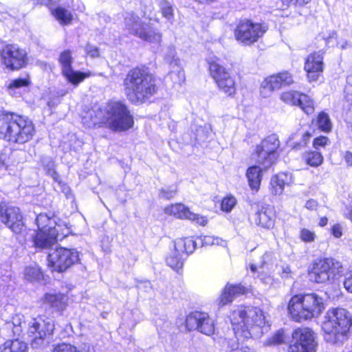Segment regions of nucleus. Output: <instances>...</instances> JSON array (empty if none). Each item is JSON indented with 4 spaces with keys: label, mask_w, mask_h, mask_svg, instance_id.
Wrapping results in <instances>:
<instances>
[{
    "label": "nucleus",
    "mask_w": 352,
    "mask_h": 352,
    "mask_svg": "<svg viewBox=\"0 0 352 352\" xmlns=\"http://www.w3.org/2000/svg\"><path fill=\"white\" fill-rule=\"evenodd\" d=\"M87 127H107L112 131H125L133 127V117L125 104L109 101L104 106H94L82 118Z\"/></svg>",
    "instance_id": "1"
},
{
    "label": "nucleus",
    "mask_w": 352,
    "mask_h": 352,
    "mask_svg": "<svg viewBox=\"0 0 352 352\" xmlns=\"http://www.w3.org/2000/svg\"><path fill=\"white\" fill-rule=\"evenodd\" d=\"M230 319L239 340L260 337L265 328L264 313L257 307L239 306L231 312Z\"/></svg>",
    "instance_id": "2"
},
{
    "label": "nucleus",
    "mask_w": 352,
    "mask_h": 352,
    "mask_svg": "<svg viewBox=\"0 0 352 352\" xmlns=\"http://www.w3.org/2000/svg\"><path fill=\"white\" fill-rule=\"evenodd\" d=\"M123 85L126 98L135 104L144 102L157 91L153 75L146 69L138 67L128 72Z\"/></svg>",
    "instance_id": "3"
},
{
    "label": "nucleus",
    "mask_w": 352,
    "mask_h": 352,
    "mask_svg": "<svg viewBox=\"0 0 352 352\" xmlns=\"http://www.w3.org/2000/svg\"><path fill=\"white\" fill-rule=\"evenodd\" d=\"M35 133L32 120L16 113L0 111V138L8 142L24 144Z\"/></svg>",
    "instance_id": "4"
},
{
    "label": "nucleus",
    "mask_w": 352,
    "mask_h": 352,
    "mask_svg": "<svg viewBox=\"0 0 352 352\" xmlns=\"http://www.w3.org/2000/svg\"><path fill=\"white\" fill-rule=\"evenodd\" d=\"M351 326L352 316L349 311L343 308L329 309L322 325L325 340L332 344H342L348 339Z\"/></svg>",
    "instance_id": "5"
},
{
    "label": "nucleus",
    "mask_w": 352,
    "mask_h": 352,
    "mask_svg": "<svg viewBox=\"0 0 352 352\" xmlns=\"http://www.w3.org/2000/svg\"><path fill=\"white\" fill-rule=\"evenodd\" d=\"M324 309L323 298L314 293L295 295L288 304L292 318L298 322L318 317Z\"/></svg>",
    "instance_id": "6"
},
{
    "label": "nucleus",
    "mask_w": 352,
    "mask_h": 352,
    "mask_svg": "<svg viewBox=\"0 0 352 352\" xmlns=\"http://www.w3.org/2000/svg\"><path fill=\"white\" fill-rule=\"evenodd\" d=\"M54 330L53 320L46 316H38L32 318L28 328V335L31 338V345L34 349L45 346L49 343V337Z\"/></svg>",
    "instance_id": "7"
},
{
    "label": "nucleus",
    "mask_w": 352,
    "mask_h": 352,
    "mask_svg": "<svg viewBox=\"0 0 352 352\" xmlns=\"http://www.w3.org/2000/svg\"><path fill=\"white\" fill-rule=\"evenodd\" d=\"M209 73L218 89L228 96H232L236 91L235 77L230 69L220 64L219 58H210L208 60Z\"/></svg>",
    "instance_id": "8"
},
{
    "label": "nucleus",
    "mask_w": 352,
    "mask_h": 352,
    "mask_svg": "<svg viewBox=\"0 0 352 352\" xmlns=\"http://www.w3.org/2000/svg\"><path fill=\"white\" fill-rule=\"evenodd\" d=\"M125 28L143 41L153 44H160L162 41L161 33L148 24L144 23L140 19L133 13H126L124 17Z\"/></svg>",
    "instance_id": "9"
},
{
    "label": "nucleus",
    "mask_w": 352,
    "mask_h": 352,
    "mask_svg": "<svg viewBox=\"0 0 352 352\" xmlns=\"http://www.w3.org/2000/svg\"><path fill=\"white\" fill-rule=\"evenodd\" d=\"M341 264L331 258L316 261L309 272L310 278L316 283L331 282L342 272Z\"/></svg>",
    "instance_id": "10"
},
{
    "label": "nucleus",
    "mask_w": 352,
    "mask_h": 352,
    "mask_svg": "<svg viewBox=\"0 0 352 352\" xmlns=\"http://www.w3.org/2000/svg\"><path fill=\"white\" fill-rule=\"evenodd\" d=\"M197 248V241L192 238H180L174 241L173 249L170 250L166 261L174 270L179 272L184 265V258L194 252Z\"/></svg>",
    "instance_id": "11"
},
{
    "label": "nucleus",
    "mask_w": 352,
    "mask_h": 352,
    "mask_svg": "<svg viewBox=\"0 0 352 352\" xmlns=\"http://www.w3.org/2000/svg\"><path fill=\"white\" fill-rule=\"evenodd\" d=\"M267 31V27L251 20H241L234 30L236 40L243 45H251L258 41Z\"/></svg>",
    "instance_id": "12"
},
{
    "label": "nucleus",
    "mask_w": 352,
    "mask_h": 352,
    "mask_svg": "<svg viewBox=\"0 0 352 352\" xmlns=\"http://www.w3.org/2000/svg\"><path fill=\"white\" fill-rule=\"evenodd\" d=\"M79 252L76 249L58 248L48 254V267L52 271L63 272L79 261Z\"/></svg>",
    "instance_id": "13"
},
{
    "label": "nucleus",
    "mask_w": 352,
    "mask_h": 352,
    "mask_svg": "<svg viewBox=\"0 0 352 352\" xmlns=\"http://www.w3.org/2000/svg\"><path fill=\"white\" fill-rule=\"evenodd\" d=\"M292 336V342L288 352H316V336L310 328H298L293 331Z\"/></svg>",
    "instance_id": "14"
},
{
    "label": "nucleus",
    "mask_w": 352,
    "mask_h": 352,
    "mask_svg": "<svg viewBox=\"0 0 352 352\" xmlns=\"http://www.w3.org/2000/svg\"><path fill=\"white\" fill-rule=\"evenodd\" d=\"M280 146V142L276 134H272L256 146L254 157L256 162L265 168L270 167L276 160V151Z\"/></svg>",
    "instance_id": "15"
},
{
    "label": "nucleus",
    "mask_w": 352,
    "mask_h": 352,
    "mask_svg": "<svg viewBox=\"0 0 352 352\" xmlns=\"http://www.w3.org/2000/svg\"><path fill=\"white\" fill-rule=\"evenodd\" d=\"M0 219L15 234H20L25 230L23 217L18 207L2 203L0 206Z\"/></svg>",
    "instance_id": "16"
},
{
    "label": "nucleus",
    "mask_w": 352,
    "mask_h": 352,
    "mask_svg": "<svg viewBox=\"0 0 352 352\" xmlns=\"http://www.w3.org/2000/svg\"><path fill=\"white\" fill-rule=\"evenodd\" d=\"M1 58L3 65L9 69L17 70L27 63V54L25 50L16 45H7L1 52Z\"/></svg>",
    "instance_id": "17"
},
{
    "label": "nucleus",
    "mask_w": 352,
    "mask_h": 352,
    "mask_svg": "<svg viewBox=\"0 0 352 352\" xmlns=\"http://www.w3.org/2000/svg\"><path fill=\"white\" fill-rule=\"evenodd\" d=\"M186 326L189 331L197 330L208 336L214 334L215 331L214 320L204 312L190 314L186 318Z\"/></svg>",
    "instance_id": "18"
},
{
    "label": "nucleus",
    "mask_w": 352,
    "mask_h": 352,
    "mask_svg": "<svg viewBox=\"0 0 352 352\" xmlns=\"http://www.w3.org/2000/svg\"><path fill=\"white\" fill-rule=\"evenodd\" d=\"M294 82L293 76L288 72H280L265 78L261 84V96L263 98H268L275 90H278L284 86L290 85Z\"/></svg>",
    "instance_id": "19"
},
{
    "label": "nucleus",
    "mask_w": 352,
    "mask_h": 352,
    "mask_svg": "<svg viewBox=\"0 0 352 352\" xmlns=\"http://www.w3.org/2000/svg\"><path fill=\"white\" fill-rule=\"evenodd\" d=\"M72 56L70 50H65L60 53L58 61L61 65V70L63 76L72 85L77 86L84 79L90 76V73H85L73 69Z\"/></svg>",
    "instance_id": "20"
},
{
    "label": "nucleus",
    "mask_w": 352,
    "mask_h": 352,
    "mask_svg": "<svg viewBox=\"0 0 352 352\" xmlns=\"http://www.w3.org/2000/svg\"><path fill=\"white\" fill-rule=\"evenodd\" d=\"M36 224L38 230H44V231L54 230L59 234V237H65L69 233V228L67 223L54 214H39L36 218Z\"/></svg>",
    "instance_id": "21"
},
{
    "label": "nucleus",
    "mask_w": 352,
    "mask_h": 352,
    "mask_svg": "<svg viewBox=\"0 0 352 352\" xmlns=\"http://www.w3.org/2000/svg\"><path fill=\"white\" fill-rule=\"evenodd\" d=\"M324 52L320 50L309 54L305 60L304 69L309 82H316L322 76L324 71Z\"/></svg>",
    "instance_id": "22"
},
{
    "label": "nucleus",
    "mask_w": 352,
    "mask_h": 352,
    "mask_svg": "<svg viewBox=\"0 0 352 352\" xmlns=\"http://www.w3.org/2000/svg\"><path fill=\"white\" fill-rule=\"evenodd\" d=\"M164 61L168 64V76L174 84L181 85L185 81V74L175 47H168L164 54Z\"/></svg>",
    "instance_id": "23"
},
{
    "label": "nucleus",
    "mask_w": 352,
    "mask_h": 352,
    "mask_svg": "<svg viewBox=\"0 0 352 352\" xmlns=\"http://www.w3.org/2000/svg\"><path fill=\"white\" fill-rule=\"evenodd\" d=\"M164 212L167 214L178 219H188L202 226H205L208 221L207 217L192 212L189 208L182 204L170 205L164 208Z\"/></svg>",
    "instance_id": "24"
},
{
    "label": "nucleus",
    "mask_w": 352,
    "mask_h": 352,
    "mask_svg": "<svg viewBox=\"0 0 352 352\" xmlns=\"http://www.w3.org/2000/svg\"><path fill=\"white\" fill-rule=\"evenodd\" d=\"M0 332L6 337L20 336L23 331L25 322L23 315L15 314L7 319H3Z\"/></svg>",
    "instance_id": "25"
},
{
    "label": "nucleus",
    "mask_w": 352,
    "mask_h": 352,
    "mask_svg": "<svg viewBox=\"0 0 352 352\" xmlns=\"http://www.w3.org/2000/svg\"><path fill=\"white\" fill-rule=\"evenodd\" d=\"M65 237H59V234L54 230L44 231L38 230L32 236V242L36 248L43 250L48 249L54 245L57 241L62 240Z\"/></svg>",
    "instance_id": "26"
},
{
    "label": "nucleus",
    "mask_w": 352,
    "mask_h": 352,
    "mask_svg": "<svg viewBox=\"0 0 352 352\" xmlns=\"http://www.w3.org/2000/svg\"><path fill=\"white\" fill-rule=\"evenodd\" d=\"M254 223L265 229H272L275 225L276 214L272 207H262L252 217Z\"/></svg>",
    "instance_id": "27"
},
{
    "label": "nucleus",
    "mask_w": 352,
    "mask_h": 352,
    "mask_svg": "<svg viewBox=\"0 0 352 352\" xmlns=\"http://www.w3.org/2000/svg\"><path fill=\"white\" fill-rule=\"evenodd\" d=\"M245 292V288L241 285L228 284L217 300L219 307H223L232 302L234 297Z\"/></svg>",
    "instance_id": "28"
},
{
    "label": "nucleus",
    "mask_w": 352,
    "mask_h": 352,
    "mask_svg": "<svg viewBox=\"0 0 352 352\" xmlns=\"http://www.w3.org/2000/svg\"><path fill=\"white\" fill-rule=\"evenodd\" d=\"M68 298L60 293H47L43 297V302L56 311L63 312L67 306Z\"/></svg>",
    "instance_id": "29"
},
{
    "label": "nucleus",
    "mask_w": 352,
    "mask_h": 352,
    "mask_svg": "<svg viewBox=\"0 0 352 352\" xmlns=\"http://www.w3.org/2000/svg\"><path fill=\"white\" fill-rule=\"evenodd\" d=\"M245 175L250 189L257 192L263 178L262 169L258 166H252L247 169Z\"/></svg>",
    "instance_id": "30"
},
{
    "label": "nucleus",
    "mask_w": 352,
    "mask_h": 352,
    "mask_svg": "<svg viewBox=\"0 0 352 352\" xmlns=\"http://www.w3.org/2000/svg\"><path fill=\"white\" fill-rule=\"evenodd\" d=\"M291 175L285 173H280L278 175L272 177L271 179L270 184L273 193L275 195L282 194L285 185H288L291 182Z\"/></svg>",
    "instance_id": "31"
},
{
    "label": "nucleus",
    "mask_w": 352,
    "mask_h": 352,
    "mask_svg": "<svg viewBox=\"0 0 352 352\" xmlns=\"http://www.w3.org/2000/svg\"><path fill=\"white\" fill-rule=\"evenodd\" d=\"M0 352H29V346L18 338L8 340L0 345Z\"/></svg>",
    "instance_id": "32"
},
{
    "label": "nucleus",
    "mask_w": 352,
    "mask_h": 352,
    "mask_svg": "<svg viewBox=\"0 0 352 352\" xmlns=\"http://www.w3.org/2000/svg\"><path fill=\"white\" fill-rule=\"evenodd\" d=\"M276 258L273 252L267 251L260 258L259 261L250 264V269L255 273L258 270L269 269L273 265Z\"/></svg>",
    "instance_id": "33"
},
{
    "label": "nucleus",
    "mask_w": 352,
    "mask_h": 352,
    "mask_svg": "<svg viewBox=\"0 0 352 352\" xmlns=\"http://www.w3.org/2000/svg\"><path fill=\"white\" fill-rule=\"evenodd\" d=\"M157 6L164 18L170 23L175 21L173 4L168 0H157Z\"/></svg>",
    "instance_id": "34"
},
{
    "label": "nucleus",
    "mask_w": 352,
    "mask_h": 352,
    "mask_svg": "<svg viewBox=\"0 0 352 352\" xmlns=\"http://www.w3.org/2000/svg\"><path fill=\"white\" fill-rule=\"evenodd\" d=\"M306 95L296 91H288L281 94L280 99L286 104L297 106L300 102L306 100Z\"/></svg>",
    "instance_id": "35"
},
{
    "label": "nucleus",
    "mask_w": 352,
    "mask_h": 352,
    "mask_svg": "<svg viewBox=\"0 0 352 352\" xmlns=\"http://www.w3.org/2000/svg\"><path fill=\"white\" fill-rule=\"evenodd\" d=\"M24 277L30 282L39 281L43 278V272L37 264H31L25 267Z\"/></svg>",
    "instance_id": "36"
},
{
    "label": "nucleus",
    "mask_w": 352,
    "mask_h": 352,
    "mask_svg": "<svg viewBox=\"0 0 352 352\" xmlns=\"http://www.w3.org/2000/svg\"><path fill=\"white\" fill-rule=\"evenodd\" d=\"M52 14L59 23L63 25H69L73 19L72 13L68 10L62 7L55 8L52 12Z\"/></svg>",
    "instance_id": "37"
},
{
    "label": "nucleus",
    "mask_w": 352,
    "mask_h": 352,
    "mask_svg": "<svg viewBox=\"0 0 352 352\" xmlns=\"http://www.w3.org/2000/svg\"><path fill=\"white\" fill-rule=\"evenodd\" d=\"M335 40L336 46L341 50H346L351 46V43L345 38H338L337 33L332 31L329 36L325 38L326 44L333 46V41Z\"/></svg>",
    "instance_id": "38"
},
{
    "label": "nucleus",
    "mask_w": 352,
    "mask_h": 352,
    "mask_svg": "<svg viewBox=\"0 0 352 352\" xmlns=\"http://www.w3.org/2000/svg\"><path fill=\"white\" fill-rule=\"evenodd\" d=\"M303 157L307 164L313 167H318L323 162V156L318 151L307 152Z\"/></svg>",
    "instance_id": "39"
},
{
    "label": "nucleus",
    "mask_w": 352,
    "mask_h": 352,
    "mask_svg": "<svg viewBox=\"0 0 352 352\" xmlns=\"http://www.w3.org/2000/svg\"><path fill=\"white\" fill-rule=\"evenodd\" d=\"M316 123L318 129L324 132H329L332 129V123L327 113L321 112L318 114Z\"/></svg>",
    "instance_id": "40"
},
{
    "label": "nucleus",
    "mask_w": 352,
    "mask_h": 352,
    "mask_svg": "<svg viewBox=\"0 0 352 352\" xmlns=\"http://www.w3.org/2000/svg\"><path fill=\"white\" fill-rule=\"evenodd\" d=\"M30 84V80L29 77L18 78L12 80L7 86L8 90L10 94H12V92L17 89L21 87H28Z\"/></svg>",
    "instance_id": "41"
},
{
    "label": "nucleus",
    "mask_w": 352,
    "mask_h": 352,
    "mask_svg": "<svg viewBox=\"0 0 352 352\" xmlns=\"http://www.w3.org/2000/svg\"><path fill=\"white\" fill-rule=\"evenodd\" d=\"M236 204V199L234 196L228 195L224 197L221 204V210L230 212Z\"/></svg>",
    "instance_id": "42"
},
{
    "label": "nucleus",
    "mask_w": 352,
    "mask_h": 352,
    "mask_svg": "<svg viewBox=\"0 0 352 352\" xmlns=\"http://www.w3.org/2000/svg\"><path fill=\"white\" fill-rule=\"evenodd\" d=\"M300 240L305 243H312L315 241L316 235L315 232L307 228H302L299 232Z\"/></svg>",
    "instance_id": "43"
},
{
    "label": "nucleus",
    "mask_w": 352,
    "mask_h": 352,
    "mask_svg": "<svg viewBox=\"0 0 352 352\" xmlns=\"http://www.w3.org/2000/svg\"><path fill=\"white\" fill-rule=\"evenodd\" d=\"M52 352H80L76 346L69 343L63 342L54 346Z\"/></svg>",
    "instance_id": "44"
},
{
    "label": "nucleus",
    "mask_w": 352,
    "mask_h": 352,
    "mask_svg": "<svg viewBox=\"0 0 352 352\" xmlns=\"http://www.w3.org/2000/svg\"><path fill=\"white\" fill-rule=\"evenodd\" d=\"M306 98V100L300 102L297 106H299L305 113L311 114L314 111V101L307 95Z\"/></svg>",
    "instance_id": "45"
},
{
    "label": "nucleus",
    "mask_w": 352,
    "mask_h": 352,
    "mask_svg": "<svg viewBox=\"0 0 352 352\" xmlns=\"http://www.w3.org/2000/svg\"><path fill=\"white\" fill-rule=\"evenodd\" d=\"M344 93L346 102L352 106V76L347 78ZM351 113H352V110L351 111Z\"/></svg>",
    "instance_id": "46"
},
{
    "label": "nucleus",
    "mask_w": 352,
    "mask_h": 352,
    "mask_svg": "<svg viewBox=\"0 0 352 352\" xmlns=\"http://www.w3.org/2000/svg\"><path fill=\"white\" fill-rule=\"evenodd\" d=\"M194 241H197V246L200 245H214V236H204L203 237H197L196 239L191 237Z\"/></svg>",
    "instance_id": "47"
},
{
    "label": "nucleus",
    "mask_w": 352,
    "mask_h": 352,
    "mask_svg": "<svg viewBox=\"0 0 352 352\" xmlns=\"http://www.w3.org/2000/svg\"><path fill=\"white\" fill-rule=\"evenodd\" d=\"M176 192H177L176 188H172V187L171 188L170 187L164 188L160 190V196L162 198L170 199L175 195Z\"/></svg>",
    "instance_id": "48"
},
{
    "label": "nucleus",
    "mask_w": 352,
    "mask_h": 352,
    "mask_svg": "<svg viewBox=\"0 0 352 352\" xmlns=\"http://www.w3.org/2000/svg\"><path fill=\"white\" fill-rule=\"evenodd\" d=\"M330 143L329 140L326 136H320L314 139L313 142L314 147L318 150L320 147H324Z\"/></svg>",
    "instance_id": "49"
},
{
    "label": "nucleus",
    "mask_w": 352,
    "mask_h": 352,
    "mask_svg": "<svg viewBox=\"0 0 352 352\" xmlns=\"http://www.w3.org/2000/svg\"><path fill=\"white\" fill-rule=\"evenodd\" d=\"M279 274L283 278H289L292 277V270L290 267L287 264L282 265L280 266Z\"/></svg>",
    "instance_id": "50"
},
{
    "label": "nucleus",
    "mask_w": 352,
    "mask_h": 352,
    "mask_svg": "<svg viewBox=\"0 0 352 352\" xmlns=\"http://www.w3.org/2000/svg\"><path fill=\"white\" fill-rule=\"evenodd\" d=\"M284 341V335L282 331H277L270 339V344H279Z\"/></svg>",
    "instance_id": "51"
},
{
    "label": "nucleus",
    "mask_w": 352,
    "mask_h": 352,
    "mask_svg": "<svg viewBox=\"0 0 352 352\" xmlns=\"http://www.w3.org/2000/svg\"><path fill=\"white\" fill-rule=\"evenodd\" d=\"M343 228L341 224L336 223L331 227V232L336 238H340L342 236Z\"/></svg>",
    "instance_id": "52"
},
{
    "label": "nucleus",
    "mask_w": 352,
    "mask_h": 352,
    "mask_svg": "<svg viewBox=\"0 0 352 352\" xmlns=\"http://www.w3.org/2000/svg\"><path fill=\"white\" fill-rule=\"evenodd\" d=\"M86 52L89 56H90L92 58H97L100 56L98 48L91 45H87Z\"/></svg>",
    "instance_id": "53"
},
{
    "label": "nucleus",
    "mask_w": 352,
    "mask_h": 352,
    "mask_svg": "<svg viewBox=\"0 0 352 352\" xmlns=\"http://www.w3.org/2000/svg\"><path fill=\"white\" fill-rule=\"evenodd\" d=\"M55 188L59 189L60 191H62L67 197H68L69 195L70 194L69 187L66 184L63 183L59 180L56 182V186H55Z\"/></svg>",
    "instance_id": "54"
},
{
    "label": "nucleus",
    "mask_w": 352,
    "mask_h": 352,
    "mask_svg": "<svg viewBox=\"0 0 352 352\" xmlns=\"http://www.w3.org/2000/svg\"><path fill=\"white\" fill-rule=\"evenodd\" d=\"M318 202L314 199H310L305 203V207L309 210H316L318 207Z\"/></svg>",
    "instance_id": "55"
},
{
    "label": "nucleus",
    "mask_w": 352,
    "mask_h": 352,
    "mask_svg": "<svg viewBox=\"0 0 352 352\" xmlns=\"http://www.w3.org/2000/svg\"><path fill=\"white\" fill-rule=\"evenodd\" d=\"M284 3L286 4H294V5H304L308 3L311 0H281Z\"/></svg>",
    "instance_id": "56"
},
{
    "label": "nucleus",
    "mask_w": 352,
    "mask_h": 352,
    "mask_svg": "<svg viewBox=\"0 0 352 352\" xmlns=\"http://www.w3.org/2000/svg\"><path fill=\"white\" fill-rule=\"evenodd\" d=\"M344 288L350 293H352V275L346 277L344 281Z\"/></svg>",
    "instance_id": "57"
},
{
    "label": "nucleus",
    "mask_w": 352,
    "mask_h": 352,
    "mask_svg": "<svg viewBox=\"0 0 352 352\" xmlns=\"http://www.w3.org/2000/svg\"><path fill=\"white\" fill-rule=\"evenodd\" d=\"M343 157L349 166H352V153L350 151L344 152Z\"/></svg>",
    "instance_id": "58"
},
{
    "label": "nucleus",
    "mask_w": 352,
    "mask_h": 352,
    "mask_svg": "<svg viewBox=\"0 0 352 352\" xmlns=\"http://www.w3.org/2000/svg\"><path fill=\"white\" fill-rule=\"evenodd\" d=\"M47 173L54 179L56 182L58 181V175L54 168H50L47 170Z\"/></svg>",
    "instance_id": "59"
},
{
    "label": "nucleus",
    "mask_w": 352,
    "mask_h": 352,
    "mask_svg": "<svg viewBox=\"0 0 352 352\" xmlns=\"http://www.w3.org/2000/svg\"><path fill=\"white\" fill-rule=\"evenodd\" d=\"M221 245V246H226V241L223 240L221 238L214 236V245Z\"/></svg>",
    "instance_id": "60"
},
{
    "label": "nucleus",
    "mask_w": 352,
    "mask_h": 352,
    "mask_svg": "<svg viewBox=\"0 0 352 352\" xmlns=\"http://www.w3.org/2000/svg\"><path fill=\"white\" fill-rule=\"evenodd\" d=\"M311 134L309 132H306L302 135V142H303V146H306L309 138H311Z\"/></svg>",
    "instance_id": "61"
},
{
    "label": "nucleus",
    "mask_w": 352,
    "mask_h": 352,
    "mask_svg": "<svg viewBox=\"0 0 352 352\" xmlns=\"http://www.w3.org/2000/svg\"><path fill=\"white\" fill-rule=\"evenodd\" d=\"M233 352H253L250 348L241 347L240 349L236 348V349H233Z\"/></svg>",
    "instance_id": "62"
},
{
    "label": "nucleus",
    "mask_w": 352,
    "mask_h": 352,
    "mask_svg": "<svg viewBox=\"0 0 352 352\" xmlns=\"http://www.w3.org/2000/svg\"><path fill=\"white\" fill-rule=\"evenodd\" d=\"M327 223H328V219L326 217H323L320 219L318 225L320 227H324L327 224Z\"/></svg>",
    "instance_id": "63"
},
{
    "label": "nucleus",
    "mask_w": 352,
    "mask_h": 352,
    "mask_svg": "<svg viewBox=\"0 0 352 352\" xmlns=\"http://www.w3.org/2000/svg\"><path fill=\"white\" fill-rule=\"evenodd\" d=\"M144 285L146 289H151V284L149 281L144 282Z\"/></svg>",
    "instance_id": "64"
}]
</instances>
